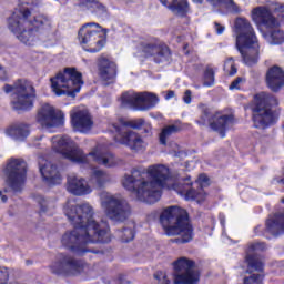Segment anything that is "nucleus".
I'll return each instance as SVG.
<instances>
[{
  "label": "nucleus",
  "instance_id": "1",
  "mask_svg": "<svg viewBox=\"0 0 284 284\" xmlns=\"http://www.w3.org/2000/svg\"><path fill=\"white\" fill-rule=\"evenodd\" d=\"M122 185L143 203H156L161 199V189L174 190L178 194L184 195L186 201H205V194L192 189L190 178L181 179L178 183L170 174L165 164H153L146 170L133 169L130 175H124Z\"/></svg>",
  "mask_w": 284,
  "mask_h": 284
},
{
  "label": "nucleus",
  "instance_id": "2",
  "mask_svg": "<svg viewBox=\"0 0 284 284\" xmlns=\"http://www.w3.org/2000/svg\"><path fill=\"white\" fill-rule=\"evenodd\" d=\"M63 214L73 225V230L67 231L61 243L77 256H85L90 243H110L108 227H102L94 219V207L90 203L74 204L67 201L63 205Z\"/></svg>",
  "mask_w": 284,
  "mask_h": 284
},
{
  "label": "nucleus",
  "instance_id": "3",
  "mask_svg": "<svg viewBox=\"0 0 284 284\" xmlns=\"http://www.w3.org/2000/svg\"><path fill=\"white\" fill-rule=\"evenodd\" d=\"M52 150L58 154H61L64 159L72 161V163H78L79 165H91V160L98 165H103L104 168H116L123 165V159L106 152H101V149L95 148L89 154H84L83 150L78 148V145L72 141V139L67 135L60 136L55 135L51 139Z\"/></svg>",
  "mask_w": 284,
  "mask_h": 284
},
{
  "label": "nucleus",
  "instance_id": "4",
  "mask_svg": "<svg viewBox=\"0 0 284 284\" xmlns=\"http://www.w3.org/2000/svg\"><path fill=\"white\" fill-rule=\"evenodd\" d=\"M9 30L17 34V38L24 45H34L39 40V28L50 30L52 20L43 14L30 18V11H14L8 21Z\"/></svg>",
  "mask_w": 284,
  "mask_h": 284
},
{
  "label": "nucleus",
  "instance_id": "5",
  "mask_svg": "<svg viewBox=\"0 0 284 284\" xmlns=\"http://www.w3.org/2000/svg\"><path fill=\"white\" fill-rule=\"evenodd\" d=\"M160 223L166 236H181L176 243H190L194 239L187 211L179 206H169L160 214Z\"/></svg>",
  "mask_w": 284,
  "mask_h": 284
},
{
  "label": "nucleus",
  "instance_id": "6",
  "mask_svg": "<svg viewBox=\"0 0 284 284\" xmlns=\"http://www.w3.org/2000/svg\"><path fill=\"white\" fill-rule=\"evenodd\" d=\"M236 49L242 54L245 65H254L258 62V39L254 27L245 18L235 20Z\"/></svg>",
  "mask_w": 284,
  "mask_h": 284
},
{
  "label": "nucleus",
  "instance_id": "7",
  "mask_svg": "<svg viewBox=\"0 0 284 284\" xmlns=\"http://www.w3.org/2000/svg\"><path fill=\"white\" fill-rule=\"evenodd\" d=\"M145 126H148V124H145V120L143 119H121L118 124H111L109 130L115 134L114 141L116 143H120V145H126V148H130V150L139 152L140 150H145L146 144L145 141H143V138L132 130H141V128ZM148 128L149 129H145V132H150V126Z\"/></svg>",
  "mask_w": 284,
  "mask_h": 284
},
{
  "label": "nucleus",
  "instance_id": "8",
  "mask_svg": "<svg viewBox=\"0 0 284 284\" xmlns=\"http://www.w3.org/2000/svg\"><path fill=\"white\" fill-rule=\"evenodd\" d=\"M83 85V75L75 69L67 68L51 78V89L55 97H77Z\"/></svg>",
  "mask_w": 284,
  "mask_h": 284
},
{
  "label": "nucleus",
  "instance_id": "9",
  "mask_svg": "<svg viewBox=\"0 0 284 284\" xmlns=\"http://www.w3.org/2000/svg\"><path fill=\"white\" fill-rule=\"evenodd\" d=\"M6 94L11 95V106L13 110L28 111L34 108V99H37V90L32 82L27 80H18L13 85L6 84L3 87Z\"/></svg>",
  "mask_w": 284,
  "mask_h": 284
},
{
  "label": "nucleus",
  "instance_id": "10",
  "mask_svg": "<svg viewBox=\"0 0 284 284\" xmlns=\"http://www.w3.org/2000/svg\"><path fill=\"white\" fill-rule=\"evenodd\" d=\"M100 205L110 221L123 223L132 216V205L128 200L109 192L100 193Z\"/></svg>",
  "mask_w": 284,
  "mask_h": 284
},
{
  "label": "nucleus",
  "instance_id": "11",
  "mask_svg": "<svg viewBox=\"0 0 284 284\" xmlns=\"http://www.w3.org/2000/svg\"><path fill=\"white\" fill-rule=\"evenodd\" d=\"M252 19L256 26H263L268 33L264 34L271 45H281L284 42V32L278 27L281 22L266 7H256L252 10Z\"/></svg>",
  "mask_w": 284,
  "mask_h": 284
},
{
  "label": "nucleus",
  "instance_id": "12",
  "mask_svg": "<svg viewBox=\"0 0 284 284\" xmlns=\"http://www.w3.org/2000/svg\"><path fill=\"white\" fill-rule=\"evenodd\" d=\"M253 106V124L254 128L258 130H265L272 125L274 121V113H272V108L278 105V100L276 97L270 93H258L254 98Z\"/></svg>",
  "mask_w": 284,
  "mask_h": 284
},
{
  "label": "nucleus",
  "instance_id": "13",
  "mask_svg": "<svg viewBox=\"0 0 284 284\" xmlns=\"http://www.w3.org/2000/svg\"><path fill=\"white\" fill-rule=\"evenodd\" d=\"M6 183L14 194H21L28 179V163L23 159L11 158L4 169Z\"/></svg>",
  "mask_w": 284,
  "mask_h": 284
},
{
  "label": "nucleus",
  "instance_id": "14",
  "mask_svg": "<svg viewBox=\"0 0 284 284\" xmlns=\"http://www.w3.org/2000/svg\"><path fill=\"white\" fill-rule=\"evenodd\" d=\"M159 103V98L150 92L126 91L121 97L122 108L145 112Z\"/></svg>",
  "mask_w": 284,
  "mask_h": 284
},
{
  "label": "nucleus",
  "instance_id": "15",
  "mask_svg": "<svg viewBox=\"0 0 284 284\" xmlns=\"http://www.w3.org/2000/svg\"><path fill=\"white\" fill-rule=\"evenodd\" d=\"M173 284H199L201 274L196 271V263L187 257H180L173 263Z\"/></svg>",
  "mask_w": 284,
  "mask_h": 284
},
{
  "label": "nucleus",
  "instance_id": "16",
  "mask_svg": "<svg viewBox=\"0 0 284 284\" xmlns=\"http://www.w3.org/2000/svg\"><path fill=\"white\" fill-rule=\"evenodd\" d=\"M87 265L83 260H77L68 254H60L58 261L50 265V271L55 276H77L85 270Z\"/></svg>",
  "mask_w": 284,
  "mask_h": 284
},
{
  "label": "nucleus",
  "instance_id": "17",
  "mask_svg": "<svg viewBox=\"0 0 284 284\" xmlns=\"http://www.w3.org/2000/svg\"><path fill=\"white\" fill-rule=\"evenodd\" d=\"M92 26H95L97 28H101V26L91 22L84 24L78 33L79 41L81 45H87V52H101V49L103 45H105V40H103V36L101 32L93 30Z\"/></svg>",
  "mask_w": 284,
  "mask_h": 284
},
{
  "label": "nucleus",
  "instance_id": "18",
  "mask_svg": "<svg viewBox=\"0 0 284 284\" xmlns=\"http://www.w3.org/2000/svg\"><path fill=\"white\" fill-rule=\"evenodd\" d=\"M38 123L42 128H61L63 125V113L54 110L50 104H43L38 111Z\"/></svg>",
  "mask_w": 284,
  "mask_h": 284
},
{
  "label": "nucleus",
  "instance_id": "19",
  "mask_svg": "<svg viewBox=\"0 0 284 284\" xmlns=\"http://www.w3.org/2000/svg\"><path fill=\"white\" fill-rule=\"evenodd\" d=\"M140 50H142L145 57H154L155 63L170 61V48L158 44L156 42L142 41L140 43Z\"/></svg>",
  "mask_w": 284,
  "mask_h": 284
},
{
  "label": "nucleus",
  "instance_id": "20",
  "mask_svg": "<svg viewBox=\"0 0 284 284\" xmlns=\"http://www.w3.org/2000/svg\"><path fill=\"white\" fill-rule=\"evenodd\" d=\"M71 125L74 132L88 134L92 130L94 122L92 121V115L87 110L73 109L71 111Z\"/></svg>",
  "mask_w": 284,
  "mask_h": 284
},
{
  "label": "nucleus",
  "instance_id": "21",
  "mask_svg": "<svg viewBox=\"0 0 284 284\" xmlns=\"http://www.w3.org/2000/svg\"><path fill=\"white\" fill-rule=\"evenodd\" d=\"M99 77L104 81V85H110L116 81V63L101 58L98 63Z\"/></svg>",
  "mask_w": 284,
  "mask_h": 284
},
{
  "label": "nucleus",
  "instance_id": "22",
  "mask_svg": "<svg viewBox=\"0 0 284 284\" xmlns=\"http://www.w3.org/2000/svg\"><path fill=\"white\" fill-rule=\"evenodd\" d=\"M67 190L71 194H74V196H85V194L92 192V189L88 185V181L74 174L68 176Z\"/></svg>",
  "mask_w": 284,
  "mask_h": 284
},
{
  "label": "nucleus",
  "instance_id": "23",
  "mask_svg": "<svg viewBox=\"0 0 284 284\" xmlns=\"http://www.w3.org/2000/svg\"><path fill=\"white\" fill-rule=\"evenodd\" d=\"M40 173L47 185H61V174L52 162H40Z\"/></svg>",
  "mask_w": 284,
  "mask_h": 284
},
{
  "label": "nucleus",
  "instance_id": "24",
  "mask_svg": "<svg viewBox=\"0 0 284 284\" xmlns=\"http://www.w3.org/2000/svg\"><path fill=\"white\" fill-rule=\"evenodd\" d=\"M266 85L272 92H278L284 85V71L280 67H272L266 72Z\"/></svg>",
  "mask_w": 284,
  "mask_h": 284
},
{
  "label": "nucleus",
  "instance_id": "25",
  "mask_svg": "<svg viewBox=\"0 0 284 284\" xmlns=\"http://www.w3.org/2000/svg\"><path fill=\"white\" fill-rule=\"evenodd\" d=\"M6 134L10 136V139H13V141L21 143L30 136V125L23 122H17L7 128Z\"/></svg>",
  "mask_w": 284,
  "mask_h": 284
},
{
  "label": "nucleus",
  "instance_id": "26",
  "mask_svg": "<svg viewBox=\"0 0 284 284\" xmlns=\"http://www.w3.org/2000/svg\"><path fill=\"white\" fill-rule=\"evenodd\" d=\"M232 121H234L232 115L215 113L213 115V121L211 122L210 128L211 130H214V132H219L222 139H224L225 132L230 125H232Z\"/></svg>",
  "mask_w": 284,
  "mask_h": 284
},
{
  "label": "nucleus",
  "instance_id": "27",
  "mask_svg": "<svg viewBox=\"0 0 284 284\" xmlns=\"http://www.w3.org/2000/svg\"><path fill=\"white\" fill-rule=\"evenodd\" d=\"M266 232L272 236L284 234V212L275 213L266 221Z\"/></svg>",
  "mask_w": 284,
  "mask_h": 284
},
{
  "label": "nucleus",
  "instance_id": "28",
  "mask_svg": "<svg viewBox=\"0 0 284 284\" xmlns=\"http://www.w3.org/2000/svg\"><path fill=\"white\" fill-rule=\"evenodd\" d=\"M162 6L172 10L174 14H179L180 17H184L190 11V6L187 4V0H160Z\"/></svg>",
  "mask_w": 284,
  "mask_h": 284
},
{
  "label": "nucleus",
  "instance_id": "29",
  "mask_svg": "<svg viewBox=\"0 0 284 284\" xmlns=\"http://www.w3.org/2000/svg\"><path fill=\"white\" fill-rule=\"evenodd\" d=\"M90 181L91 183H93V185H97L98 187H105V184L110 183L111 178L110 174H108V172L94 168L91 172Z\"/></svg>",
  "mask_w": 284,
  "mask_h": 284
},
{
  "label": "nucleus",
  "instance_id": "30",
  "mask_svg": "<svg viewBox=\"0 0 284 284\" xmlns=\"http://www.w3.org/2000/svg\"><path fill=\"white\" fill-rule=\"evenodd\" d=\"M19 3L22 6L19 10H16V12H19L22 10V12H29V19H32L34 16H32V12L30 10H34V8H39L41 6L40 0H19Z\"/></svg>",
  "mask_w": 284,
  "mask_h": 284
},
{
  "label": "nucleus",
  "instance_id": "31",
  "mask_svg": "<svg viewBox=\"0 0 284 284\" xmlns=\"http://www.w3.org/2000/svg\"><path fill=\"white\" fill-rule=\"evenodd\" d=\"M201 116L197 120L199 125H211L212 121L214 120V114H212V110L210 108L202 105L201 106Z\"/></svg>",
  "mask_w": 284,
  "mask_h": 284
},
{
  "label": "nucleus",
  "instance_id": "32",
  "mask_svg": "<svg viewBox=\"0 0 284 284\" xmlns=\"http://www.w3.org/2000/svg\"><path fill=\"white\" fill-rule=\"evenodd\" d=\"M179 132V126L176 125H169L165 126L162 132L160 133V143L161 145H166L168 139L172 136V134H176Z\"/></svg>",
  "mask_w": 284,
  "mask_h": 284
},
{
  "label": "nucleus",
  "instance_id": "33",
  "mask_svg": "<svg viewBox=\"0 0 284 284\" xmlns=\"http://www.w3.org/2000/svg\"><path fill=\"white\" fill-rule=\"evenodd\" d=\"M118 235L122 243H130V241H134V224L129 227H124L123 230H119Z\"/></svg>",
  "mask_w": 284,
  "mask_h": 284
},
{
  "label": "nucleus",
  "instance_id": "34",
  "mask_svg": "<svg viewBox=\"0 0 284 284\" xmlns=\"http://www.w3.org/2000/svg\"><path fill=\"white\" fill-rule=\"evenodd\" d=\"M203 85L204 88L214 85V70L211 67H207L204 71Z\"/></svg>",
  "mask_w": 284,
  "mask_h": 284
},
{
  "label": "nucleus",
  "instance_id": "35",
  "mask_svg": "<svg viewBox=\"0 0 284 284\" xmlns=\"http://www.w3.org/2000/svg\"><path fill=\"white\" fill-rule=\"evenodd\" d=\"M222 4L225 6L227 12H231V14H239L241 12V7L234 0H222Z\"/></svg>",
  "mask_w": 284,
  "mask_h": 284
},
{
  "label": "nucleus",
  "instance_id": "36",
  "mask_svg": "<svg viewBox=\"0 0 284 284\" xmlns=\"http://www.w3.org/2000/svg\"><path fill=\"white\" fill-rule=\"evenodd\" d=\"M264 250H267V245L265 243H263V242H255V243L250 245L248 252H247L246 256H250V255L258 256V254L250 253V252H264Z\"/></svg>",
  "mask_w": 284,
  "mask_h": 284
},
{
  "label": "nucleus",
  "instance_id": "37",
  "mask_svg": "<svg viewBox=\"0 0 284 284\" xmlns=\"http://www.w3.org/2000/svg\"><path fill=\"white\" fill-rule=\"evenodd\" d=\"M81 6L87 8V10H91L92 12H97V8H99V1L97 0H82Z\"/></svg>",
  "mask_w": 284,
  "mask_h": 284
},
{
  "label": "nucleus",
  "instance_id": "38",
  "mask_svg": "<svg viewBox=\"0 0 284 284\" xmlns=\"http://www.w3.org/2000/svg\"><path fill=\"white\" fill-rule=\"evenodd\" d=\"M153 276L155 281H158L160 284H170V280L168 278V275L162 271H158L156 273H154Z\"/></svg>",
  "mask_w": 284,
  "mask_h": 284
},
{
  "label": "nucleus",
  "instance_id": "39",
  "mask_svg": "<svg viewBox=\"0 0 284 284\" xmlns=\"http://www.w3.org/2000/svg\"><path fill=\"white\" fill-rule=\"evenodd\" d=\"M230 68V77H234L236 74L237 70L236 67L234 65V60L232 58L227 59L224 63V70H227Z\"/></svg>",
  "mask_w": 284,
  "mask_h": 284
},
{
  "label": "nucleus",
  "instance_id": "40",
  "mask_svg": "<svg viewBox=\"0 0 284 284\" xmlns=\"http://www.w3.org/2000/svg\"><path fill=\"white\" fill-rule=\"evenodd\" d=\"M36 201L37 203H39L41 212H45L48 210V205L50 204V202L45 200V197H43L42 195H38L36 196Z\"/></svg>",
  "mask_w": 284,
  "mask_h": 284
},
{
  "label": "nucleus",
  "instance_id": "41",
  "mask_svg": "<svg viewBox=\"0 0 284 284\" xmlns=\"http://www.w3.org/2000/svg\"><path fill=\"white\" fill-rule=\"evenodd\" d=\"M241 83H243V78H236L231 85L229 87L230 90H241Z\"/></svg>",
  "mask_w": 284,
  "mask_h": 284
},
{
  "label": "nucleus",
  "instance_id": "42",
  "mask_svg": "<svg viewBox=\"0 0 284 284\" xmlns=\"http://www.w3.org/2000/svg\"><path fill=\"white\" fill-rule=\"evenodd\" d=\"M275 12L277 13V17L284 21V4L277 3L275 7Z\"/></svg>",
  "mask_w": 284,
  "mask_h": 284
},
{
  "label": "nucleus",
  "instance_id": "43",
  "mask_svg": "<svg viewBox=\"0 0 284 284\" xmlns=\"http://www.w3.org/2000/svg\"><path fill=\"white\" fill-rule=\"evenodd\" d=\"M209 181H210V178H207L206 174H200L199 183L201 184V187L207 185Z\"/></svg>",
  "mask_w": 284,
  "mask_h": 284
},
{
  "label": "nucleus",
  "instance_id": "44",
  "mask_svg": "<svg viewBox=\"0 0 284 284\" xmlns=\"http://www.w3.org/2000/svg\"><path fill=\"white\" fill-rule=\"evenodd\" d=\"M106 12H108V9L105 8V6L99 2L98 8L95 9V14H105Z\"/></svg>",
  "mask_w": 284,
  "mask_h": 284
},
{
  "label": "nucleus",
  "instance_id": "45",
  "mask_svg": "<svg viewBox=\"0 0 284 284\" xmlns=\"http://www.w3.org/2000/svg\"><path fill=\"white\" fill-rule=\"evenodd\" d=\"M183 101H184V103H187V104L192 103V91H190V90L185 91Z\"/></svg>",
  "mask_w": 284,
  "mask_h": 284
},
{
  "label": "nucleus",
  "instance_id": "46",
  "mask_svg": "<svg viewBox=\"0 0 284 284\" xmlns=\"http://www.w3.org/2000/svg\"><path fill=\"white\" fill-rule=\"evenodd\" d=\"M8 80V72L3 67H0V81H6Z\"/></svg>",
  "mask_w": 284,
  "mask_h": 284
},
{
  "label": "nucleus",
  "instance_id": "47",
  "mask_svg": "<svg viewBox=\"0 0 284 284\" xmlns=\"http://www.w3.org/2000/svg\"><path fill=\"white\" fill-rule=\"evenodd\" d=\"M215 30H216V34H223V32H225V27L219 24V22H215Z\"/></svg>",
  "mask_w": 284,
  "mask_h": 284
},
{
  "label": "nucleus",
  "instance_id": "48",
  "mask_svg": "<svg viewBox=\"0 0 284 284\" xmlns=\"http://www.w3.org/2000/svg\"><path fill=\"white\" fill-rule=\"evenodd\" d=\"M166 100L174 99V91H169L165 95Z\"/></svg>",
  "mask_w": 284,
  "mask_h": 284
},
{
  "label": "nucleus",
  "instance_id": "49",
  "mask_svg": "<svg viewBox=\"0 0 284 284\" xmlns=\"http://www.w3.org/2000/svg\"><path fill=\"white\" fill-rule=\"evenodd\" d=\"M0 199H1L2 203H8V196L2 195Z\"/></svg>",
  "mask_w": 284,
  "mask_h": 284
},
{
  "label": "nucleus",
  "instance_id": "50",
  "mask_svg": "<svg viewBox=\"0 0 284 284\" xmlns=\"http://www.w3.org/2000/svg\"><path fill=\"white\" fill-rule=\"evenodd\" d=\"M220 221L222 225H225V220L221 219Z\"/></svg>",
  "mask_w": 284,
  "mask_h": 284
},
{
  "label": "nucleus",
  "instance_id": "51",
  "mask_svg": "<svg viewBox=\"0 0 284 284\" xmlns=\"http://www.w3.org/2000/svg\"><path fill=\"white\" fill-rule=\"evenodd\" d=\"M260 229H261V226L255 227V232L258 231Z\"/></svg>",
  "mask_w": 284,
  "mask_h": 284
},
{
  "label": "nucleus",
  "instance_id": "52",
  "mask_svg": "<svg viewBox=\"0 0 284 284\" xmlns=\"http://www.w3.org/2000/svg\"><path fill=\"white\" fill-rule=\"evenodd\" d=\"M3 196V193L0 191V199Z\"/></svg>",
  "mask_w": 284,
  "mask_h": 284
},
{
  "label": "nucleus",
  "instance_id": "53",
  "mask_svg": "<svg viewBox=\"0 0 284 284\" xmlns=\"http://www.w3.org/2000/svg\"><path fill=\"white\" fill-rule=\"evenodd\" d=\"M282 203H284V197L282 199Z\"/></svg>",
  "mask_w": 284,
  "mask_h": 284
},
{
  "label": "nucleus",
  "instance_id": "54",
  "mask_svg": "<svg viewBox=\"0 0 284 284\" xmlns=\"http://www.w3.org/2000/svg\"><path fill=\"white\" fill-rule=\"evenodd\" d=\"M27 264H30V261H27Z\"/></svg>",
  "mask_w": 284,
  "mask_h": 284
},
{
  "label": "nucleus",
  "instance_id": "55",
  "mask_svg": "<svg viewBox=\"0 0 284 284\" xmlns=\"http://www.w3.org/2000/svg\"><path fill=\"white\" fill-rule=\"evenodd\" d=\"M27 264H30V261H27Z\"/></svg>",
  "mask_w": 284,
  "mask_h": 284
}]
</instances>
